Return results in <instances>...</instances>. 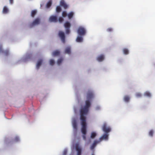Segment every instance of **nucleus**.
I'll return each instance as SVG.
<instances>
[{
  "instance_id": "obj_1",
  "label": "nucleus",
  "mask_w": 155,
  "mask_h": 155,
  "mask_svg": "<svg viewBox=\"0 0 155 155\" xmlns=\"http://www.w3.org/2000/svg\"><path fill=\"white\" fill-rule=\"evenodd\" d=\"M93 97V92L91 91H89L87 93V100L85 102V105L84 107L81 108L80 110V117H85V116L87 114L89 108L91 105V100Z\"/></svg>"
},
{
  "instance_id": "obj_2",
  "label": "nucleus",
  "mask_w": 155,
  "mask_h": 155,
  "mask_svg": "<svg viewBox=\"0 0 155 155\" xmlns=\"http://www.w3.org/2000/svg\"><path fill=\"white\" fill-rule=\"evenodd\" d=\"M80 120L81 121L82 127L81 131L84 135H86L87 131V124L86 123V118L85 117H80Z\"/></svg>"
},
{
  "instance_id": "obj_3",
  "label": "nucleus",
  "mask_w": 155,
  "mask_h": 155,
  "mask_svg": "<svg viewBox=\"0 0 155 155\" xmlns=\"http://www.w3.org/2000/svg\"><path fill=\"white\" fill-rule=\"evenodd\" d=\"M77 32L78 35L80 36H84L85 35L86 33L85 29L81 26H80L78 28Z\"/></svg>"
},
{
  "instance_id": "obj_4",
  "label": "nucleus",
  "mask_w": 155,
  "mask_h": 155,
  "mask_svg": "<svg viewBox=\"0 0 155 155\" xmlns=\"http://www.w3.org/2000/svg\"><path fill=\"white\" fill-rule=\"evenodd\" d=\"M64 26L66 28V33L68 34L70 32V28L71 26L70 23L68 21H66L64 24Z\"/></svg>"
},
{
  "instance_id": "obj_5",
  "label": "nucleus",
  "mask_w": 155,
  "mask_h": 155,
  "mask_svg": "<svg viewBox=\"0 0 155 155\" xmlns=\"http://www.w3.org/2000/svg\"><path fill=\"white\" fill-rule=\"evenodd\" d=\"M102 130L106 133L107 134L110 131L111 129L109 127L107 126L106 124H104L102 127Z\"/></svg>"
},
{
  "instance_id": "obj_6",
  "label": "nucleus",
  "mask_w": 155,
  "mask_h": 155,
  "mask_svg": "<svg viewBox=\"0 0 155 155\" xmlns=\"http://www.w3.org/2000/svg\"><path fill=\"white\" fill-rule=\"evenodd\" d=\"M40 19L39 18H36L32 22V23L29 25V27L30 28L33 27V26L38 25L40 23Z\"/></svg>"
},
{
  "instance_id": "obj_7",
  "label": "nucleus",
  "mask_w": 155,
  "mask_h": 155,
  "mask_svg": "<svg viewBox=\"0 0 155 155\" xmlns=\"http://www.w3.org/2000/svg\"><path fill=\"white\" fill-rule=\"evenodd\" d=\"M58 35L60 38L62 42L64 43L65 42V36L64 33L61 31H60L58 33Z\"/></svg>"
},
{
  "instance_id": "obj_8",
  "label": "nucleus",
  "mask_w": 155,
  "mask_h": 155,
  "mask_svg": "<svg viewBox=\"0 0 155 155\" xmlns=\"http://www.w3.org/2000/svg\"><path fill=\"white\" fill-rule=\"evenodd\" d=\"M60 5L63 7L64 9H66L68 8V5L65 2L64 0H61L60 2Z\"/></svg>"
},
{
  "instance_id": "obj_9",
  "label": "nucleus",
  "mask_w": 155,
  "mask_h": 155,
  "mask_svg": "<svg viewBox=\"0 0 155 155\" xmlns=\"http://www.w3.org/2000/svg\"><path fill=\"white\" fill-rule=\"evenodd\" d=\"M76 150L77 152V155H81V149L78 144H77L75 145Z\"/></svg>"
},
{
  "instance_id": "obj_10",
  "label": "nucleus",
  "mask_w": 155,
  "mask_h": 155,
  "mask_svg": "<svg viewBox=\"0 0 155 155\" xmlns=\"http://www.w3.org/2000/svg\"><path fill=\"white\" fill-rule=\"evenodd\" d=\"M108 138V135L107 134H103L98 140L100 142L103 140H107Z\"/></svg>"
},
{
  "instance_id": "obj_11",
  "label": "nucleus",
  "mask_w": 155,
  "mask_h": 155,
  "mask_svg": "<svg viewBox=\"0 0 155 155\" xmlns=\"http://www.w3.org/2000/svg\"><path fill=\"white\" fill-rule=\"evenodd\" d=\"M49 20L50 22H56L58 21L57 17L55 16H51L49 18Z\"/></svg>"
},
{
  "instance_id": "obj_12",
  "label": "nucleus",
  "mask_w": 155,
  "mask_h": 155,
  "mask_svg": "<svg viewBox=\"0 0 155 155\" xmlns=\"http://www.w3.org/2000/svg\"><path fill=\"white\" fill-rule=\"evenodd\" d=\"M100 143V141L99 140H95L91 146L90 149L91 150H93L94 149V147H96V145Z\"/></svg>"
},
{
  "instance_id": "obj_13",
  "label": "nucleus",
  "mask_w": 155,
  "mask_h": 155,
  "mask_svg": "<svg viewBox=\"0 0 155 155\" xmlns=\"http://www.w3.org/2000/svg\"><path fill=\"white\" fill-rule=\"evenodd\" d=\"M72 123L74 129V130H75V131L76 132L77 131L78 128L77 122L76 120H73Z\"/></svg>"
},
{
  "instance_id": "obj_14",
  "label": "nucleus",
  "mask_w": 155,
  "mask_h": 155,
  "mask_svg": "<svg viewBox=\"0 0 155 155\" xmlns=\"http://www.w3.org/2000/svg\"><path fill=\"white\" fill-rule=\"evenodd\" d=\"M43 60L42 59L39 60L37 64L36 68L37 69H38L40 66L41 65Z\"/></svg>"
},
{
  "instance_id": "obj_15",
  "label": "nucleus",
  "mask_w": 155,
  "mask_h": 155,
  "mask_svg": "<svg viewBox=\"0 0 155 155\" xmlns=\"http://www.w3.org/2000/svg\"><path fill=\"white\" fill-rule=\"evenodd\" d=\"M104 59V56L103 55H101L98 56L97 58V60L99 61H102Z\"/></svg>"
},
{
  "instance_id": "obj_16",
  "label": "nucleus",
  "mask_w": 155,
  "mask_h": 155,
  "mask_svg": "<svg viewBox=\"0 0 155 155\" xmlns=\"http://www.w3.org/2000/svg\"><path fill=\"white\" fill-rule=\"evenodd\" d=\"M65 53L69 54L71 53V48L69 47L66 48L65 50Z\"/></svg>"
},
{
  "instance_id": "obj_17",
  "label": "nucleus",
  "mask_w": 155,
  "mask_h": 155,
  "mask_svg": "<svg viewBox=\"0 0 155 155\" xmlns=\"http://www.w3.org/2000/svg\"><path fill=\"white\" fill-rule=\"evenodd\" d=\"M60 52L58 50H56L54 51L52 53L53 56H58L60 54Z\"/></svg>"
},
{
  "instance_id": "obj_18",
  "label": "nucleus",
  "mask_w": 155,
  "mask_h": 155,
  "mask_svg": "<svg viewBox=\"0 0 155 155\" xmlns=\"http://www.w3.org/2000/svg\"><path fill=\"white\" fill-rule=\"evenodd\" d=\"M83 38L81 36H78L76 39V41L77 42H81L83 41Z\"/></svg>"
},
{
  "instance_id": "obj_19",
  "label": "nucleus",
  "mask_w": 155,
  "mask_h": 155,
  "mask_svg": "<svg viewBox=\"0 0 155 155\" xmlns=\"http://www.w3.org/2000/svg\"><path fill=\"white\" fill-rule=\"evenodd\" d=\"M130 98L128 96L126 95L124 97V100L127 102H128L130 100Z\"/></svg>"
},
{
  "instance_id": "obj_20",
  "label": "nucleus",
  "mask_w": 155,
  "mask_h": 155,
  "mask_svg": "<svg viewBox=\"0 0 155 155\" xmlns=\"http://www.w3.org/2000/svg\"><path fill=\"white\" fill-rule=\"evenodd\" d=\"M8 10L6 6H4L3 10V12L4 14H6L8 12Z\"/></svg>"
},
{
  "instance_id": "obj_21",
  "label": "nucleus",
  "mask_w": 155,
  "mask_h": 155,
  "mask_svg": "<svg viewBox=\"0 0 155 155\" xmlns=\"http://www.w3.org/2000/svg\"><path fill=\"white\" fill-rule=\"evenodd\" d=\"M37 11L36 10H33L31 11V16L32 17H34L35 15L37 13Z\"/></svg>"
},
{
  "instance_id": "obj_22",
  "label": "nucleus",
  "mask_w": 155,
  "mask_h": 155,
  "mask_svg": "<svg viewBox=\"0 0 155 155\" xmlns=\"http://www.w3.org/2000/svg\"><path fill=\"white\" fill-rule=\"evenodd\" d=\"M19 141V139L18 137H16L15 138L13 139L12 142H16Z\"/></svg>"
},
{
  "instance_id": "obj_23",
  "label": "nucleus",
  "mask_w": 155,
  "mask_h": 155,
  "mask_svg": "<svg viewBox=\"0 0 155 155\" xmlns=\"http://www.w3.org/2000/svg\"><path fill=\"white\" fill-rule=\"evenodd\" d=\"M96 135L97 134L96 133L94 132H92L91 134V137L92 139H93L96 136Z\"/></svg>"
},
{
  "instance_id": "obj_24",
  "label": "nucleus",
  "mask_w": 155,
  "mask_h": 155,
  "mask_svg": "<svg viewBox=\"0 0 155 155\" xmlns=\"http://www.w3.org/2000/svg\"><path fill=\"white\" fill-rule=\"evenodd\" d=\"M74 13L73 12H71L70 13H69L68 15V16L69 18H71L73 15H74Z\"/></svg>"
},
{
  "instance_id": "obj_25",
  "label": "nucleus",
  "mask_w": 155,
  "mask_h": 155,
  "mask_svg": "<svg viewBox=\"0 0 155 155\" xmlns=\"http://www.w3.org/2000/svg\"><path fill=\"white\" fill-rule=\"evenodd\" d=\"M52 4V2L51 1H49L47 4H46V7L47 8H49L51 5Z\"/></svg>"
},
{
  "instance_id": "obj_26",
  "label": "nucleus",
  "mask_w": 155,
  "mask_h": 155,
  "mask_svg": "<svg viewBox=\"0 0 155 155\" xmlns=\"http://www.w3.org/2000/svg\"><path fill=\"white\" fill-rule=\"evenodd\" d=\"M123 51L124 54H127L129 53V51L128 49L125 48L123 49Z\"/></svg>"
},
{
  "instance_id": "obj_27",
  "label": "nucleus",
  "mask_w": 155,
  "mask_h": 155,
  "mask_svg": "<svg viewBox=\"0 0 155 155\" xmlns=\"http://www.w3.org/2000/svg\"><path fill=\"white\" fill-rule=\"evenodd\" d=\"M56 12H60L61 11V8L60 6H57L56 9Z\"/></svg>"
},
{
  "instance_id": "obj_28",
  "label": "nucleus",
  "mask_w": 155,
  "mask_h": 155,
  "mask_svg": "<svg viewBox=\"0 0 155 155\" xmlns=\"http://www.w3.org/2000/svg\"><path fill=\"white\" fill-rule=\"evenodd\" d=\"M63 58H61L60 59H59L57 61V64L58 65H60L61 63L63 61Z\"/></svg>"
},
{
  "instance_id": "obj_29",
  "label": "nucleus",
  "mask_w": 155,
  "mask_h": 155,
  "mask_svg": "<svg viewBox=\"0 0 155 155\" xmlns=\"http://www.w3.org/2000/svg\"><path fill=\"white\" fill-rule=\"evenodd\" d=\"M144 95L148 97H150L151 96L150 93L148 92H146L144 94Z\"/></svg>"
},
{
  "instance_id": "obj_30",
  "label": "nucleus",
  "mask_w": 155,
  "mask_h": 155,
  "mask_svg": "<svg viewBox=\"0 0 155 155\" xmlns=\"http://www.w3.org/2000/svg\"><path fill=\"white\" fill-rule=\"evenodd\" d=\"M54 64V61L53 59H51L50 61V64L51 65H53Z\"/></svg>"
},
{
  "instance_id": "obj_31",
  "label": "nucleus",
  "mask_w": 155,
  "mask_h": 155,
  "mask_svg": "<svg viewBox=\"0 0 155 155\" xmlns=\"http://www.w3.org/2000/svg\"><path fill=\"white\" fill-rule=\"evenodd\" d=\"M153 134V131L152 130H150L149 132V135L150 136L152 137Z\"/></svg>"
},
{
  "instance_id": "obj_32",
  "label": "nucleus",
  "mask_w": 155,
  "mask_h": 155,
  "mask_svg": "<svg viewBox=\"0 0 155 155\" xmlns=\"http://www.w3.org/2000/svg\"><path fill=\"white\" fill-rule=\"evenodd\" d=\"M67 13L66 12L63 11L62 12V15L63 17H66L67 16Z\"/></svg>"
},
{
  "instance_id": "obj_33",
  "label": "nucleus",
  "mask_w": 155,
  "mask_h": 155,
  "mask_svg": "<svg viewBox=\"0 0 155 155\" xmlns=\"http://www.w3.org/2000/svg\"><path fill=\"white\" fill-rule=\"evenodd\" d=\"M136 96L137 97H141L142 95L141 93H137L136 94Z\"/></svg>"
},
{
  "instance_id": "obj_34",
  "label": "nucleus",
  "mask_w": 155,
  "mask_h": 155,
  "mask_svg": "<svg viewBox=\"0 0 155 155\" xmlns=\"http://www.w3.org/2000/svg\"><path fill=\"white\" fill-rule=\"evenodd\" d=\"M113 31V29L111 28H109L107 29V31L108 32H110Z\"/></svg>"
},
{
  "instance_id": "obj_35",
  "label": "nucleus",
  "mask_w": 155,
  "mask_h": 155,
  "mask_svg": "<svg viewBox=\"0 0 155 155\" xmlns=\"http://www.w3.org/2000/svg\"><path fill=\"white\" fill-rule=\"evenodd\" d=\"M67 153V149H64L63 153V155H66Z\"/></svg>"
},
{
  "instance_id": "obj_36",
  "label": "nucleus",
  "mask_w": 155,
  "mask_h": 155,
  "mask_svg": "<svg viewBox=\"0 0 155 155\" xmlns=\"http://www.w3.org/2000/svg\"><path fill=\"white\" fill-rule=\"evenodd\" d=\"M63 21V19L62 17H59V21L60 22H62Z\"/></svg>"
},
{
  "instance_id": "obj_37",
  "label": "nucleus",
  "mask_w": 155,
  "mask_h": 155,
  "mask_svg": "<svg viewBox=\"0 0 155 155\" xmlns=\"http://www.w3.org/2000/svg\"><path fill=\"white\" fill-rule=\"evenodd\" d=\"M83 139L84 140H86V135H84L83 136Z\"/></svg>"
},
{
  "instance_id": "obj_38",
  "label": "nucleus",
  "mask_w": 155,
  "mask_h": 155,
  "mask_svg": "<svg viewBox=\"0 0 155 155\" xmlns=\"http://www.w3.org/2000/svg\"><path fill=\"white\" fill-rule=\"evenodd\" d=\"M0 51L2 52L3 51L2 50V46H0Z\"/></svg>"
},
{
  "instance_id": "obj_39",
  "label": "nucleus",
  "mask_w": 155,
  "mask_h": 155,
  "mask_svg": "<svg viewBox=\"0 0 155 155\" xmlns=\"http://www.w3.org/2000/svg\"><path fill=\"white\" fill-rule=\"evenodd\" d=\"M9 1L11 4H12L13 3V0H9Z\"/></svg>"
},
{
  "instance_id": "obj_40",
  "label": "nucleus",
  "mask_w": 155,
  "mask_h": 155,
  "mask_svg": "<svg viewBox=\"0 0 155 155\" xmlns=\"http://www.w3.org/2000/svg\"><path fill=\"white\" fill-rule=\"evenodd\" d=\"M100 109V107H96V110H98L99 109Z\"/></svg>"
},
{
  "instance_id": "obj_41",
  "label": "nucleus",
  "mask_w": 155,
  "mask_h": 155,
  "mask_svg": "<svg viewBox=\"0 0 155 155\" xmlns=\"http://www.w3.org/2000/svg\"><path fill=\"white\" fill-rule=\"evenodd\" d=\"M91 155H94L93 153Z\"/></svg>"
}]
</instances>
